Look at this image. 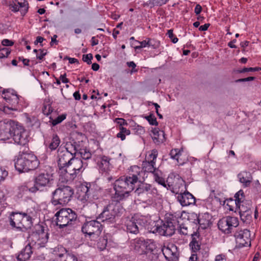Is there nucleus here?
<instances>
[{
  "label": "nucleus",
  "mask_w": 261,
  "mask_h": 261,
  "mask_svg": "<svg viewBox=\"0 0 261 261\" xmlns=\"http://www.w3.org/2000/svg\"><path fill=\"white\" fill-rule=\"evenodd\" d=\"M142 174H144V172L140 167L133 166L130 167L128 175L127 176L135 184L139 181H141V179H143Z\"/></svg>",
  "instance_id": "21"
},
{
  "label": "nucleus",
  "mask_w": 261,
  "mask_h": 261,
  "mask_svg": "<svg viewBox=\"0 0 261 261\" xmlns=\"http://www.w3.org/2000/svg\"><path fill=\"white\" fill-rule=\"evenodd\" d=\"M119 130L124 134V135H129L130 133V130L124 127L123 126L119 127Z\"/></svg>",
  "instance_id": "63"
},
{
  "label": "nucleus",
  "mask_w": 261,
  "mask_h": 261,
  "mask_svg": "<svg viewBox=\"0 0 261 261\" xmlns=\"http://www.w3.org/2000/svg\"><path fill=\"white\" fill-rule=\"evenodd\" d=\"M148 122L150 125L157 126L158 125V122L156 120V118L154 116V115L152 114L151 118H150L148 120Z\"/></svg>",
  "instance_id": "59"
},
{
  "label": "nucleus",
  "mask_w": 261,
  "mask_h": 261,
  "mask_svg": "<svg viewBox=\"0 0 261 261\" xmlns=\"http://www.w3.org/2000/svg\"><path fill=\"white\" fill-rule=\"evenodd\" d=\"M8 174V173L5 169L0 168V181L4 180Z\"/></svg>",
  "instance_id": "54"
},
{
  "label": "nucleus",
  "mask_w": 261,
  "mask_h": 261,
  "mask_svg": "<svg viewBox=\"0 0 261 261\" xmlns=\"http://www.w3.org/2000/svg\"><path fill=\"white\" fill-rule=\"evenodd\" d=\"M33 247L28 243V244L23 248L17 256V259L18 261L28 260L33 254Z\"/></svg>",
  "instance_id": "24"
},
{
  "label": "nucleus",
  "mask_w": 261,
  "mask_h": 261,
  "mask_svg": "<svg viewBox=\"0 0 261 261\" xmlns=\"http://www.w3.org/2000/svg\"><path fill=\"white\" fill-rule=\"evenodd\" d=\"M93 59V56L91 54L83 55V60L85 62H86L88 64H91L92 63L91 60Z\"/></svg>",
  "instance_id": "50"
},
{
  "label": "nucleus",
  "mask_w": 261,
  "mask_h": 261,
  "mask_svg": "<svg viewBox=\"0 0 261 261\" xmlns=\"http://www.w3.org/2000/svg\"><path fill=\"white\" fill-rule=\"evenodd\" d=\"M159 172H160L159 170H156V172L153 173V178L159 184L163 186L165 188H167L165 180L164 178L160 176Z\"/></svg>",
  "instance_id": "37"
},
{
  "label": "nucleus",
  "mask_w": 261,
  "mask_h": 261,
  "mask_svg": "<svg viewBox=\"0 0 261 261\" xmlns=\"http://www.w3.org/2000/svg\"><path fill=\"white\" fill-rule=\"evenodd\" d=\"M177 200L182 206H186L195 203V198L192 194L187 192L177 196Z\"/></svg>",
  "instance_id": "22"
},
{
  "label": "nucleus",
  "mask_w": 261,
  "mask_h": 261,
  "mask_svg": "<svg viewBox=\"0 0 261 261\" xmlns=\"http://www.w3.org/2000/svg\"><path fill=\"white\" fill-rule=\"evenodd\" d=\"M176 229L180 234L187 235L188 233V228L184 224H179L176 226Z\"/></svg>",
  "instance_id": "42"
},
{
  "label": "nucleus",
  "mask_w": 261,
  "mask_h": 261,
  "mask_svg": "<svg viewBox=\"0 0 261 261\" xmlns=\"http://www.w3.org/2000/svg\"><path fill=\"white\" fill-rule=\"evenodd\" d=\"M122 210L120 204L112 202L105 206L101 213L97 217V220L108 224L116 222V217Z\"/></svg>",
  "instance_id": "5"
},
{
  "label": "nucleus",
  "mask_w": 261,
  "mask_h": 261,
  "mask_svg": "<svg viewBox=\"0 0 261 261\" xmlns=\"http://www.w3.org/2000/svg\"><path fill=\"white\" fill-rule=\"evenodd\" d=\"M261 70L260 67H245L241 70H238L239 73H245L246 72H255Z\"/></svg>",
  "instance_id": "43"
},
{
  "label": "nucleus",
  "mask_w": 261,
  "mask_h": 261,
  "mask_svg": "<svg viewBox=\"0 0 261 261\" xmlns=\"http://www.w3.org/2000/svg\"><path fill=\"white\" fill-rule=\"evenodd\" d=\"M159 43L158 42H155L153 40H151L150 39H148V47H152L153 48H156L159 47Z\"/></svg>",
  "instance_id": "56"
},
{
  "label": "nucleus",
  "mask_w": 261,
  "mask_h": 261,
  "mask_svg": "<svg viewBox=\"0 0 261 261\" xmlns=\"http://www.w3.org/2000/svg\"><path fill=\"white\" fill-rule=\"evenodd\" d=\"M16 110L17 109L16 108H10L9 107H4L3 112L7 114L11 115H12L11 111H13V110Z\"/></svg>",
  "instance_id": "60"
},
{
  "label": "nucleus",
  "mask_w": 261,
  "mask_h": 261,
  "mask_svg": "<svg viewBox=\"0 0 261 261\" xmlns=\"http://www.w3.org/2000/svg\"><path fill=\"white\" fill-rule=\"evenodd\" d=\"M19 7V10L20 9L21 13L24 15L28 12L29 9V4L25 0H16Z\"/></svg>",
  "instance_id": "34"
},
{
  "label": "nucleus",
  "mask_w": 261,
  "mask_h": 261,
  "mask_svg": "<svg viewBox=\"0 0 261 261\" xmlns=\"http://www.w3.org/2000/svg\"><path fill=\"white\" fill-rule=\"evenodd\" d=\"M9 6L11 10L14 12H18L19 10L16 0L10 2Z\"/></svg>",
  "instance_id": "49"
},
{
  "label": "nucleus",
  "mask_w": 261,
  "mask_h": 261,
  "mask_svg": "<svg viewBox=\"0 0 261 261\" xmlns=\"http://www.w3.org/2000/svg\"><path fill=\"white\" fill-rule=\"evenodd\" d=\"M212 216L207 213L199 214L197 217V221L200 227L204 229L212 224Z\"/></svg>",
  "instance_id": "25"
},
{
  "label": "nucleus",
  "mask_w": 261,
  "mask_h": 261,
  "mask_svg": "<svg viewBox=\"0 0 261 261\" xmlns=\"http://www.w3.org/2000/svg\"><path fill=\"white\" fill-rule=\"evenodd\" d=\"M84 194L82 195V199L86 201H92L93 199H97L98 198V192L95 189V185L94 184H89L85 187H82Z\"/></svg>",
  "instance_id": "20"
},
{
  "label": "nucleus",
  "mask_w": 261,
  "mask_h": 261,
  "mask_svg": "<svg viewBox=\"0 0 261 261\" xmlns=\"http://www.w3.org/2000/svg\"><path fill=\"white\" fill-rule=\"evenodd\" d=\"M33 213L27 211L25 213H22V220L21 221L20 230L24 231L30 228L33 225L32 221Z\"/></svg>",
  "instance_id": "23"
},
{
  "label": "nucleus",
  "mask_w": 261,
  "mask_h": 261,
  "mask_svg": "<svg viewBox=\"0 0 261 261\" xmlns=\"http://www.w3.org/2000/svg\"><path fill=\"white\" fill-rule=\"evenodd\" d=\"M54 252L55 255L54 261H63L68 254L65 248L61 246L56 248Z\"/></svg>",
  "instance_id": "30"
},
{
  "label": "nucleus",
  "mask_w": 261,
  "mask_h": 261,
  "mask_svg": "<svg viewBox=\"0 0 261 261\" xmlns=\"http://www.w3.org/2000/svg\"><path fill=\"white\" fill-rule=\"evenodd\" d=\"M102 229V225L97 220L87 221L82 227V231L84 233L93 238L99 236Z\"/></svg>",
  "instance_id": "11"
},
{
  "label": "nucleus",
  "mask_w": 261,
  "mask_h": 261,
  "mask_svg": "<svg viewBox=\"0 0 261 261\" xmlns=\"http://www.w3.org/2000/svg\"><path fill=\"white\" fill-rule=\"evenodd\" d=\"M110 159L109 157L106 156H102L101 158V164L105 165V166L107 167H108L110 165Z\"/></svg>",
  "instance_id": "51"
},
{
  "label": "nucleus",
  "mask_w": 261,
  "mask_h": 261,
  "mask_svg": "<svg viewBox=\"0 0 261 261\" xmlns=\"http://www.w3.org/2000/svg\"><path fill=\"white\" fill-rule=\"evenodd\" d=\"M49 233L48 229L41 225L38 224L28 237L29 243L34 248L39 249L45 247L48 242Z\"/></svg>",
  "instance_id": "4"
},
{
  "label": "nucleus",
  "mask_w": 261,
  "mask_h": 261,
  "mask_svg": "<svg viewBox=\"0 0 261 261\" xmlns=\"http://www.w3.org/2000/svg\"><path fill=\"white\" fill-rule=\"evenodd\" d=\"M87 163L78 158H74L64 168L61 169L60 173L65 174L67 178L74 179L80 173L82 172Z\"/></svg>",
  "instance_id": "6"
},
{
  "label": "nucleus",
  "mask_w": 261,
  "mask_h": 261,
  "mask_svg": "<svg viewBox=\"0 0 261 261\" xmlns=\"http://www.w3.org/2000/svg\"><path fill=\"white\" fill-rule=\"evenodd\" d=\"M178 225L177 218L173 215H169L166 217V221L161 225L156 226L153 232H158L162 236H171Z\"/></svg>",
  "instance_id": "10"
},
{
  "label": "nucleus",
  "mask_w": 261,
  "mask_h": 261,
  "mask_svg": "<svg viewBox=\"0 0 261 261\" xmlns=\"http://www.w3.org/2000/svg\"><path fill=\"white\" fill-rule=\"evenodd\" d=\"M252 210H249L247 212L243 213L240 214L241 220L245 222H249L252 218Z\"/></svg>",
  "instance_id": "40"
},
{
  "label": "nucleus",
  "mask_w": 261,
  "mask_h": 261,
  "mask_svg": "<svg viewBox=\"0 0 261 261\" xmlns=\"http://www.w3.org/2000/svg\"><path fill=\"white\" fill-rule=\"evenodd\" d=\"M131 246L134 251L139 255L153 253L156 248L155 242L153 240H145L142 238L133 240L131 243Z\"/></svg>",
  "instance_id": "8"
},
{
  "label": "nucleus",
  "mask_w": 261,
  "mask_h": 261,
  "mask_svg": "<svg viewBox=\"0 0 261 261\" xmlns=\"http://www.w3.org/2000/svg\"><path fill=\"white\" fill-rule=\"evenodd\" d=\"M74 190L68 186H60L51 193L50 202L55 206L67 204L71 199Z\"/></svg>",
  "instance_id": "3"
},
{
  "label": "nucleus",
  "mask_w": 261,
  "mask_h": 261,
  "mask_svg": "<svg viewBox=\"0 0 261 261\" xmlns=\"http://www.w3.org/2000/svg\"><path fill=\"white\" fill-rule=\"evenodd\" d=\"M239 208L240 210V214L247 212V211H249V210H251V206L249 204L247 206V204L245 203H243L242 204L240 205Z\"/></svg>",
  "instance_id": "47"
},
{
  "label": "nucleus",
  "mask_w": 261,
  "mask_h": 261,
  "mask_svg": "<svg viewBox=\"0 0 261 261\" xmlns=\"http://www.w3.org/2000/svg\"><path fill=\"white\" fill-rule=\"evenodd\" d=\"M63 261H78L77 258L73 254H67Z\"/></svg>",
  "instance_id": "53"
},
{
  "label": "nucleus",
  "mask_w": 261,
  "mask_h": 261,
  "mask_svg": "<svg viewBox=\"0 0 261 261\" xmlns=\"http://www.w3.org/2000/svg\"><path fill=\"white\" fill-rule=\"evenodd\" d=\"M155 162L145 160L142 163V170L143 172L152 173L153 174L158 170L155 167Z\"/></svg>",
  "instance_id": "33"
},
{
  "label": "nucleus",
  "mask_w": 261,
  "mask_h": 261,
  "mask_svg": "<svg viewBox=\"0 0 261 261\" xmlns=\"http://www.w3.org/2000/svg\"><path fill=\"white\" fill-rule=\"evenodd\" d=\"M192 236V241L190 243V246L193 252H196L199 250L201 246V240L200 238L199 233L195 232Z\"/></svg>",
  "instance_id": "29"
},
{
  "label": "nucleus",
  "mask_w": 261,
  "mask_h": 261,
  "mask_svg": "<svg viewBox=\"0 0 261 261\" xmlns=\"http://www.w3.org/2000/svg\"><path fill=\"white\" fill-rule=\"evenodd\" d=\"M15 121L5 119L0 121V140L5 141L12 136V129L15 127Z\"/></svg>",
  "instance_id": "14"
},
{
  "label": "nucleus",
  "mask_w": 261,
  "mask_h": 261,
  "mask_svg": "<svg viewBox=\"0 0 261 261\" xmlns=\"http://www.w3.org/2000/svg\"><path fill=\"white\" fill-rule=\"evenodd\" d=\"M18 60L22 61L24 65L29 66V63L30 62L29 59H24L22 57H18Z\"/></svg>",
  "instance_id": "64"
},
{
  "label": "nucleus",
  "mask_w": 261,
  "mask_h": 261,
  "mask_svg": "<svg viewBox=\"0 0 261 261\" xmlns=\"http://www.w3.org/2000/svg\"><path fill=\"white\" fill-rule=\"evenodd\" d=\"M127 66L128 67H132L133 68L132 71H131L132 73L134 72H137V70H136V69L134 70V69L136 67V64L133 61L127 62Z\"/></svg>",
  "instance_id": "62"
},
{
  "label": "nucleus",
  "mask_w": 261,
  "mask_h": 261,
  "mask_svg": "<svg viewBox=\"0 0 261 261\" xmlns=\"http://www.w3.org/2000/svg\"><path fill=\"white\" fill-rule=\"evenodd\" d=\"M139 43L140 44V45L136 46V47H135L136 49H140L141 48L148 46V40L147 41L143 40L141 42H139Z\"/></svg>",
  "instance_id": "58"
},
{
  "label": "nucleus",
  "mask_w": 261,
  "mask_h": 261,
  "mask_svg": "<svg viewBox=\"0 0 261 261\" xmlns=\"http://www.w3.org/2000/svg\"><path fill=\"white\" fill-rule=\"evenodd\" d=\"M158 151L156 150H155V149L152 150L151 151V153H150L148 155V156L147 157V159H148L147 161L155 162L156 158L158 156Z\"/></svg>",
  "instance_id": "46"
},
{
  "label": "nucleus",
  "mask_w": 261,
  "mask_h": 261,
  "mask_svg": "<svg viewBox=\"0 0 261 261\" xmlns=\"http://www.w3.org/2000/svg\"><path fill=\"white\" fill-rule=\"evenodd\" d=\"M135 185L127 176H122L116 180L114 183V189L116 200H123L128 197L129 193L134 190Z\"/></svg>",
  "instance_id": "2"
},
{
  "label": "nucleus",
  "mask_w": 261,
  "mask_h": 261,
  "mask_svg": "<svg viewBox=\"0 0 261 261\" xmlns=\"http://www.w3.org/2000/svg\"><path fill=\"white\" fill-rule=\"evenodd\" d=\"M163 254L168 261H177L178 259L177 249L173 244H169L164 246L162 249Z\"/></svg>",
  "instance_id": "18"
},
{
  "label": "nucleus",
  "mask_w": 261,
  "mask_h": 261,
  "mask_svg": "<svg viewBox=\"0 0 261 261\" xmlns=\"http://www.w3.org/2000/svg\"><path fill=\"white\" fill-rule=\"evenodd\" d=\"M75 158L72 154L67 150L59 151L58 165L59 169V173L61 169L64 168L70 162Z\"/></svg>",
  "instance_id": "19"
},
{
  "label": "nucleus",
  "mask_w": 261,
  "mask_h": 261,
  "mask_svg": "<svg viewBox=\"0 0 261 261\" xmlns=\"http://www.w3.org/2000/svg\"><path fill=\"white\" fill-rule=\"evenodd\" d=\"M152 132L153 136L152 137L153 142L156 144L163 143L165 140V134L162 130H159L158 128H154Z\"/></svg>",
  "instance_id": "32"
},
{
  "label": "nucleus",
  "mask_w": 261,
  "mask_h": 261,
  "mask_svg": "<svg viewBox=\"0 0 261 261\" xmlns=\"http://www.w3.org/2000/svg\"><path fill=\"white\" fill-rule=\"evenodd\" d=\"M74 147V141L72 140V141L67 142L66 144V148L64 150H67L68 152L72 154V156H75L76 155V152Z\"/></svg>",
  "instance_id": "39"
},
{
  "label": "nucleus",
  "mask_w": 261,
  "mask_h": 261,
  "mask_svg": "<svg viewBox=\"0 0 261 261\" xmlns=\"http://www.w3.org/2000/svg\"><path fill=\"white\" fill-rule=\"evenodd\" d=\"M238 177L239 179V181L245 187H249L252 182V176L249 172L242 171L238 174Z\"/></svg>",
  "instance_id": "28"
},
{
  "label": "nucleus",
  "mask_w": 261,
  "mask_h": 261,
  "mask_svg": "<svg viewBox=\"0 0 261 261\" xmlns=\"http://www.w3.org/2000/svg\"><path fill=\"white\" fill-rule=\"evenodd\" d=\"M234 236L237 243L240 247L251 246V233L247 229H241L236 231Z\"/></svg>",
  "instance_id": "15"
},
{
  "label": "nucleus",
  "mask_w": 261,
  "mask_h": 261,
  "mask_svg": "<svg viewBox=\"0 0 261 261\" xmlns=\"http://www.w3.org/2000/svg\"><path fill=\"white\" fill-rule=\"evenodd\" d=\"M242 197L244 196V192L243 190H241L239 192H238L234 195V197L236 198V203H239L241 202V199L240 198V196Z\"/></svg>",
  "instance_id": "55"
},
{
  "label": "nucleus",
  "mask_w": 261,
  "mask_h": 261,
  "mask_svg": "<svg viewBox=\"0 0 261 261\" xmlns=\"http://www.w3.org/2000/svg\"><path fill=\"white\" fill-rule=\"evenodd\" d=\"M115 122L119 124L120 127L127 125L126 121L123 118H116Z\"/></svg>",
  "instance_id": "52"
},
{
  "label": "nucleus",
  "mask_w": 261,
  "mask_h": 261,
  "mask_svg": "<svg viewBox=\"0 0 261 261\" xmlns=\"http://www.w3.org/2000/svg\"><path fill=\"white\" fill-rule=\"evenodd\" d=\"M51 168L49 170H44L38 174L34 179V187L29 189V191L36 192L42 190L43 188L50 187L54 181L53 173Z\"/></svg>",
  "instance_id": "9"
},
{
  "label": "nucleus",
  "mask_w": 261,
  "mask_h": 261,
  "mask_svg": "<svg viewBox=\"0 0 261 261\" xmlns=\"http://www.w3.org/2000/svg\"><path fill=\"white\" fill-rule=\"evenodd\" d=\"M39 165V160L33 152L23 151L19 152L15 167L19 172H27L36 169Z\"/></svg>",
  "instance_id": "1"
},
{
  "label": "nucleus",
  "mask_w": 261,
  "mask_h": 261,
  "mask_svg": "<svg viewBox=\"0 0 261 261\" xmlns=\"http://www.w3.org/2000/svg\"><path fill=\"white\" fill-rule=\"evenodd\" d=\"M60 139L56 134H53L51 139H46L44 141V144L51 151L56 150L60 144Z\"/></svg>",
  "instance_id": "27"
},
{
  "label": "nucleus",
  "mask_w": 261,
  "mask_h": 261,
  "mask_svg": "<svg viewBox=\"0 0 261 261\" xmlns=\"http://www.w3.org/2000/svg\"><path fill=\"white\" fill-rule=\"evenodd\" d=\"M170 155L173 159L176 160L178 162V158L180 155V152L178 149H172L170 152Z\"/></svg>",
  "instance_id": "45"
},
{
  "label": "nucleus",
  "mask_w": 261,
  "mask_h": 261,
  "mask_svg": "<svg viewBox=\"0 0 261 261\" xmlns=\"http://www.w3.org/2000/svg\"><path fill=\"white\" fill-rule=\"evenodd\" d=\"M109 237H110L109 234H106L99 239L97 243V247L100 250H103L106 249L108 244Z\"/></svg>",
  "instance_id": "35"
},
{
  "label": "nucleus",
  "mask_w": 261,
  "mask_h": 261,
  "mask_svg": "<svg viewBox=\"0 0 261 261\" xmlns=\"http://www.w3.org/2000/svg\"><path fill=\"white\" fill-rule=\"evenodd\" d=\"M22 220V212H12L10 217V225L11 226L20 230Z\"/></svg>",
  "instance_id": "26"
},
{
  "label": "nucleus",
  "mask_w": 261,
  "mask_h": 261,
  "mask_svg": "<svg viewBox=\"0 0 261 261\" xmlns=\"http://www.w3.org/2000/svg\"><path fill=\"white\" fill-rule=\"evenodd\" d=\"M39 50L40 52V54L39 55L37 54L36 58L40 60H42L44 57L47 54V51H44V50L41 49H39Z\"/></svg>",
  "instance_id": "57"
},
{
  "label": "nucleus",
  "mask_w": 261,
  "mask_h": 261,
  "mask_svg": "<svg viewBox=\"0 0 261 261\" xmlns=\"http://www.w3.org/2000/svg\"><path fill=\"white\" fill-rule=\"evenodd\" d=\"M80 154L81 155V156L83 160L85 161L91 159L92 155V154L90 151L86 148L82 151Z\"/></svg>",
  "instance_id": "41"
},
{
  "label": "nucleus",
  "mask_w": 261,
  "mask_h": 261,
  "mask_svg": "<svg viewBox=\"0 0 261 261\" xmlns=\"http://www.w3.org/2000/svg\"><path fill=\"white\" fill-rule=\"evenodd\" d=\"M12 136L15 143L20 145H25L28 142V134L24 128L17 122L12 129Z\"/></svg>",
  "instance_id": "13"
},
{
  "label": "nucleus",
  "mask_w": 261,
  "mask_h": 261,
  "mask_svg": "<svg viewBox=\"0 0 261 261\" xmlns=\"http://www.w3.org/2000/svg\"><path fill=\"white\" fill-rule=\"evenodd\" d=\"M135 193L138 196L146 195L149 197H155L158 195V190L150 184L141 183L135 191Z\"/></svg>",
  "instance_id": "17"
},
{
  "label": "nucleus",
  "mask_w": 261,
  "mask_h": 261,
  "mask_svg": "<svg viewBox=\"0 0 261 261\" xmlns=\"http://www.w3.org/2000/svg\"><path fill=\"white\" fill-rule=\"evenodd\" d=\"M10 53V50L8 48H0V59L7 58Z\"/></svg>",
  "instance_id": "44"
},
{
  "label": "nucleus",
  "mask_w": 261,
  "mask_h": 261,
  "mask_svg": "<svg viewBox=\"0 0 261 261\" xmlns=\"http://www.w3.org/2000/svg\"><path fill=\"white\" fill-rule=\"evenodd\" d=\"M57 225L60 228L73 225L77 219V214L71 208H62L55 215Z\"/></svg>",
  "instance_id": "7"
},
{
  "label": "nucleus",
  "mask_w": 261,
  "mask_h": 261,
  "mask_svg": "<svg viewBox=\"0 0 261 261\" xmlns=\"http://www.w3.org/2000/svg\"><path fill=\"white\" fill-rule=\"evenodd\" d=\"M144 224L143 217L138 218L133 217L130 220H128L126 222V231L136 234L139 232L140 227Z\"/></svg>",
  "instance_id": "16"
},
{
  "label": "nucleus",
  "mask_w": 261,
  "mask_h": 261,
  "mask_svg": "<svg viewBox=\"0 0 261 261\" xmlns=\"http://www.w3.org/2000/svg\"><path fill=\"white\" fill-rule=\"evenodd\" d=\"M169 0H149L146 2L145 5L151 8L154 6H161L165 4Z\"/></svg>",
  "instance_id": "36"
},
{
  "label": "nucleus",
  "mask_w": 261,
  "mask_h": 261,
  "mask_svg": "<svg viewBox=\"0 0 261 261\" xmlns=\"http://www.w3.org/2000/svg\"><path fill=\"white\" fill-rule=\"evenodd\" d=\"M2 43L3 44V45L4 46H12L14 44L13 42L11 40H9L8 39H4L2 42Z\"/></svg>",
  "instance_id": "61"
},
{
  "label": "nucleus",
  "mask_w": 261,
  "mask_h": 261,
  "mask_svg": "<svg viewBox=\"0 0 261 261\" xmlns=\"http://www.w3.org/2000/svg\"><path fill=\"white\" fill-rule=\"evenodd\" d=\"M3 97L6 101L10 103H18V97L16 94L10 93L7 90H4L2 93Z\"/></svg>",
  "instance_id": "31"
},
{
  "label": "nucleus",
  "mask_w": 261,
  "mask_h": 261,
  "mask_svg": "<svg viewBox=\"0 0 261 261\" xmlns=\"http://www.w3.org/2000/svg\"><path fill=\"white\" fill-rule=\"evenodd\" d=\"M66 115L65 114H62L61 115L59 116L57 118L53 120L52 124L53 126H55L57 124L61 123L62 121L65 119Z\"/></svg>",
  "instance_id": "48"
},
{
  "label": "nucleus",
  "mask_w": 261,
  "mask_h": 261,
  "mask_svg": "<svg viewBox=\"0 0 261 261\" xmlns=\"http://www.w3.org/2000/svg\"><path fill=\"white\" fill-rule=\"evenodd\" d=\"M239 225L238 219L237 217L227 216L220 219L218 223L219 229L225 233H229L234 227Z\"/></svg>",
  "instance_id": "12"
},
{
  "label": "nucleus",
  "mask_w": 261,
  "mask_h": 261,
  "mask_svg": "<svg viewBox=\"0 0 261 261\" xmlns=\"http://www.w3.org/2000/svg\"><path fill=\"white\" fill-rule=\"evenodd\" d=\"M74 147L75 149L76 153H80L82 151H83L85 148V143L83 141H75L73 140Z\"/></svg>",
  "instance_id": "38"
}]
</instances>
